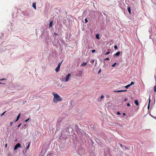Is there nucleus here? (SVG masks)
Here are the masks:
<instances>
[{"mask_svg": "<svg viewBox=\"0 0 156 156\" xmlns=\"http://www.w3.org/2000/svg\"><path fill=\"white\" fill-rule=\"evenodd\" d=\"M114 48L115 50H116V49H118L117 46L116 45L114 47Z\"/></svg>", "mask_w": 156, "mask_h": 156, "instance_id": "4be33fe9", "label": "nucleus"}, {"mask_svg": "<svg viewBox=\"0 0 156 156\" xmlns=\"http://www.w3.org/2000/svg\"><path fill=\"white\" fill-rule=\"evenodd\" d=\"M95 51H96L95 50H91V52L92 53L95 52Z\"/></svg>", "mask_w": 156, "mask_h": 156, "instance_id": "393cba45", "label": "nucleus"}, {"mask_svg": "<svg viewBox=\"0 0 156 156\" xmlns=\"http://www.w3.org/2000/svg\"><path fill=\"white\" fill-rule=\"evenodd\" d=\"M153 118H154V119H156V117H153Z\"/></svg>", "mask_w": 156, "mask_h": 156, "instance_id": "79ce46f5", "label": "nucleus"}, {"mask_svg": "<svg viewBox=\"0 0 156 156\" xmlns=\"http://www.w3.org/2000/svg\"><path fill=\"white\" fill-rule=\"evenodd\" d=\"M20 148L21 147V145L19 143L17 144L16 145H15L14 147V150H16L18 148Z\"/></svg>", "mask_w": 156, "mask_h": 156, "instance_id": "20e7f679", "label": "nucleus"}, {"mask_svg": "<svg viewBox=\"0 0 156 156\" xmlns=\"http://www.w3.org/2000/svg\"><path fill=\"white\" fill-rule=\"evenodd\" d=\"M94 61H95L94 60V59H93V60L91 59V60H90V62L91 63H92V64H93V63L94 62Z\"/></svg>", "mask_w": 156, "mask_h": 156, "instance_id": "f3484780", "label": "nucleus"}, {"mask_svg": "<svg viewBox=\"0 0 156 156\" xmlns=\"http://www.w3.org/2000/svg\"><path fill=\"white\" fill-rule=\"evenodd\" d=\"M109 60V58H106L104 60V61L105 60Z\"/></svg>", "mask_w": 156, "mask_h": 156, "instance_id": "a878e982", "label": "nucleus"}, {"mask_svg": "<svg viewBox=\"0 0 156 156\" xmlns=\"http://www.w3.org/2000/svg\"><path fill=\"white\" fill-rule=\"evenodd\" d=\"M71 76V74L70 73H69L66 75V78L65 79H62V80H61L63 82H67L69 80L70 77Z\"/></svg>", "mask_w": 156, "mask_h": 156, "instance_id": "f03ea898", "label": "nucleus"}, {"mask_svg": "<svg viewBox=\"0 0 156 156\" xmlns=\"http://www.w3.org/2000/svg\"><path fill=\"white\" fill-rule=\"evenodd\" d=\"M109 53H110V51H108V52H107V53H106L105 54V55H107L108 54H109Z\"/></svg>", "mask_w": 156, "mask_h": 156, "instance_id": "b1692460", "label": "nucleus"}, {"mask_svg": "<svg viewBox=\"0 0 156 156\" xmlns=\"http://www.w3.org/2000/svg\"><path fill=\"white\" fill-rule=\"evenodd\" d=\"M53 21H51L50 22V23H49V27H51L52 25V24H53Z\"/></svg>", "mask_w": 156, "mask_h": 156, "instance_id": "f8f14e48", "label": "nucleus"}, {"mask_svg": "<svg viewBox=\"0 0 156 156\" xmlns=\"http://www.w3.org/2000/svg\"><path fill=\"white\" fill-rule=\"evenodd\" d=\"M128 11L129 12V14H130L131 13V9L130 7H128Z\"/></svg>", "mask_w": 156, "mask_h": 156, "instance_id": "9b49d317", "label": "nucleus"}, {"mask_svg": "<svg viewBox=\"0 0 156 156\" xmlns=\"http://www.w3.org/2000/svg\"><path fill=\"white\" fill-rule=\"evenodd\" d=\"M85 22L86 23H87L88 22V20H87V18H86L85 19Z\"/></svg>", "mask_w": 156, "mask_h": 156, "instance_id": "5701e85b", "label": "nucleus"}, {"mask_svg": "<svg viewBox=\"0 0 156 156\" xmlns=\"http://www.w3.org/2000/svg\"><path fill=\"white\" fill-rule=\"evenodd\" d=\"M127 106H129L130 105V104L129 103H128L127 104Z\"/></svg>", "mask_w": 156, "mask_h": 156, "instance_id": "473e14b6", "label": "nucleus"}, {"mask_svg": "<svg viewBox=\"0 0 156 156\" xmlns=\"http://www.w3.org/2000/svg\"><path fill=\"white\" fill-rule=\"evenodd\" d=\"M0 84H1V83L0 82Z\"/></svg>", "mask_w": 156, "mask_h": 156, "instance_id": "c03bdc74", "label": "nucleus"}, {"mask_svg": "<svg viewBox=\"0 0 156 156\" xmlns=\"http://www.w3.org/2000/svg\"><path fill=\"white\" fill-rule=\"evenodd\" d=\"M120 147L122 148V147L124 146L122 144H119Z\"/></svg>", "mask_w": 156, "mask_h": 156, "instance_id": "cd10ccee", "label": "nucleus"}, {"mask_svg": "<svg viewBox=\"0 0 156 156\" xmlns=\"http://www.w3.org/2000/svg\"><path fill=\"white\" fill-rule=\"evenodd\" d=\"M117 114L118 115H119L120 114V112H118L117 113Z\"/></svg>", "mask_w": 156, "mask_h": 156, "instance_id": "2f4dec72", "label": "nucleus"}, {"mask_svg": "<svg viewBox=\"0 0 156 156\" xmlns=\"http://www.w3.org/2000/svg\"><path fill=\"white\" fill-rule=\"evenodd\" d=\"M7 144H5V147L6 148L7 147Z\"/></svg>", "mask_w": 156, "mask_h": 156, "instance_id": "72a5a7b5", "label": "nucleus"}, {"mask_svg": "<svg viewBox=\"0 0 156 156\" xmlns=\"http://www.w3.org/2000/svg\"><path fill=\"white\" fill-rule=\"evenodd\" d=\"M5 80V79H2L1 80Z\"/></svg>", "mask_w": 156, "mask_h": 156, "instance_id": "ea45409f", "label": "nucleus"}, {"mask_svg": "<svg viewBox=\"0 0 156 156\" xmlns=\"http://www.w3.org/2000/svg\"><path fill=\"white\" fill-rule=\"evenodd\" d=\"M54 95V98L53 101L54 103H56L58 101H61L62 100V98L55 92H53Z\"/></svg>", "mask_w": 156, "mask_h": 156, "instance_id": "f257e3e1", "label": "nucleus"}, {"mask_svg": "<svg viewBox=\"0 0 156 156\" xmlns=\"http://www.w3.org/2000/svg\"><path fill=\"white\" fill-rule=\"evenodd\" d=\"M62 61H62V62H61L59 63L57 67L55 69V71H56V72H58L59 71L60 68V66H61V65Z\"/></svg>", "mask_w": 156, "mask_h": 156, "instance_id": "7ed1b4c3", "label": "nucleus"}, {"mask_svg": "<svg viewBox=\"0 0 156 156\" xmlns=\"http://www.w3.org/2000/svg\"><path fill=\"white\" fill-rule=\"evenodd\" d=\"M123 115H126V114H125V113H123Z\"/></svg>", "mask_w": 156, "mask_h": 156, "instance_id": "58836bf2", "label": "nucleus"}, {"mask_svg": "<svg viewBox=\"0 0 156 156\" xmlns=\"http://www.w3.org/2000/svg\"><path fill=\"white\" fill-rule=\"evenodd\" d=\"M30 143L29 142V144H28V146L27 147V149H29V147H30Z\"/></svg>", "mask_w": 156, "mask_h": 156, "instance_id": "dca6fc26", "label": "nucleus"}, {"mask_svg": "<svg viewBox=\"0 0 156 156\" xmlns=\"http://www.w3.org/2000/svg\"><path fill=\"white\" fill-rule=\"evenodd\" d=\"M18 120H17V119H16V120L15 121V122H16L17 121H18Z\"/></svg>", "mask_w": 156, "mask_h": 156, "instance_id": "a19ab883", "label": "nucleus"}, {"mask_svg": "<svg viewBox=\"0 0 156 156\" xmlns=\"http://www.w3.org/2000/svg\"><path fill=\"white\" fill-rule=\"evenodd\" d=\"M54 34H55V35H58V34H56V33H54Z\"/></svg>", "mask_w": 156, "mask_h": 156, "instance_id": "4c0bfd02", "label": "nucleus"}, {"mask_svg": "<svg viewBox=\"0 0 156 156\" xmlns=\"http://www.w3.org/2000/svg\"><path fill=\"white\" fill-rule=\"evenodd\" d=\"M77 76L79 77H81L82 76V72L81 71H78L77 74Z\"/></svg>", "mask_w": 156, "mask_h": 156, "instance_id": "39448f33", "label": "nucleus"}, {"mask_svg": "<svg viewBox=\"0 0 156 156\" xmlns=\"http://www.w3.org/2000/svg\"><path fill=\"white\" fill-rule=\"evenodd\" d=\"M134 84V83L133 82H131V83L129 84V85H130V86L133 85Z\"/></svg>", "mask_w": 156, "mask_h": 156, "instance_id": "aec40b11", "label": "nucleus"}, {"mask_svg": "<svg viewBox=\"0 0 156 156\" xmlns=\"http://www.w3.org/2000/svg\"><path fill=\"white\" fill-rule=\"evenodd\" d=\"M154 92H156V85L154 87Z\"/></svg>", "mask_w": 156, "mask_h": 156, "instance_id": "412c9836", "label": "nucleus"}, {"mask_svg": "<svg viewBox=\"0 0 156 156\" xmlns=\"http://www.w3.org/2000/svg\"><path fill=\"white\" fill-rule=\"evenodd\" d=\"M32 6L35 9H36V5L35 3H33L32 4Z\"/></svg>", "mask_w": 156, "mask_h": 156, "instance_id": "6e6552de", "label": "nucleus"}, {"mask_svg": "<svg viewBox=\"0 0 156 156\" xmlns=\"http://www.w3.org/2000/svg\"><path fill=\"white\" fill-rule=\"evenodd\" d=\"M96 38L98 39H99L100 38L99 37V35L98 34H97L96 35Z\"/></svg>", "mask_w": 156, "mask_h": 156, "instance_id": "6ab92c4d", "label": "nucleus"}, {"mask_svg": "<svg viewBox=\"0 0 156 156\" xmlns=\"http://www.w3.org/2000/svg\"><path fill=\"white\" fill-rule=\"evenodd\" d=\"M126 100H126V99H125V100H124L125 101H126Z\"/></svg>", "mask_w": 156, "mask_h": 156, "instance_id": "37998d69", "label": "nucleus"}, {"mask_svg": "<svg viewBox=\"0 0 156 156\" xmlns=\"http://www.w3.org/2000/svg\"><path fill=\"white\" fill-rule=\"evenodd\" d=\"M135 104L137 105H139L138 101L137 100H136L134 101Z\"/></svg>", "mask_w": 156, "mask_h": 156, "instance_id": "1a4fd4ad", "label": "nucleus"}, {"mask_svg": "<svg viewBox=\"0 0 156 156\" xmlns=\"http://www.w3.org/2000/svg\"><path fill=\"white\" fill-rule=\"evenodd\" d=\"M130 148L126 147V146H124L122 147V149L124 150H129Z\"/></svg>", "mask_w": 156, "mask_h": 156, "instance_id": "423d86ee", "label": "nucleus"}, {"mask_svg": "<svg viewBox=\"0 0 156 156\" xmlns=\"http://www.w3.org/2000/svg\"><path fill=\"white\" fill-rule=\"evenodd\" d=\"M120 54V52H118L116 53V54H115V55L117 56H118Z\"/></svg>", "mask_w": 156, "mask_h": 156, "instance_id": "ddd939ff", "label": "nucleus"}, {"mask_svg": "<svg viewBox=\"0 0 156 156\" xmlns=\"http://www.w3.org/2000/svg\"><path fill=\"white\" fill-rule=\"evenodd\" d=\"M6 111L4 112L1 115V116H2L5 113V112Z\"/></svg>", "mask_w": 156, "mask_h": 156, "instance_id": "c85d7f7f", "label": "nucleus"}, {"mask_svg": "<svg viewBox=\"0 0 156 156\" xmlns=\"http://www.w3.org/2000/svg\"><path fill=\"white\" fill-rule=\"evenodd\" d=\"M87 65V63L86 62H83L82 64L81 65V66H85Z\"/></svg>", "mask_w": 156, "mask_h": 156, "instance_id": "4468645a", "label": "nucleus"}, {"mask_svg": "<svg viewBox=\"0 0 156 156\" xmlns=\"http://www.w3.org/2000/svg\"><path fill=\"white\" fill-rule=\"evenodd\" d=\"M21 125V123H20V124H19L18 126L17 127H19Z\"/></svg>", "mask_w": 156, "mask_h": 156, "instance_id": "f704fd0d", "label": "nucleus"}, {"mask_svg": "<svg viewBox=\"0 0 156 156\" xmlns=\"http://www.w3.org/2000/svg\"><path fill=\"white\" fill-rule=\"evenodd\" d=\"M20 114H18V115L17 116V117L16 118V119H17V120H18L20 118Z\"/></svg>", "mask_w": 156, "mask_h": 156, "instance_id": "2eb2a0df", "label": "nucleus"}, {"mask_svg": "<svg viewBox=\"0 0 156 156\" xmlns=\"http://www.w3.org/2000/svg\"><path fill=\"white\" fill-rule=\"evenodd\" d=\"M130 85L129 84L127 85V86H126L125 87L126 88V89H127L128 87H130Z\"/></svg>", "mask_w": 156, "mask_h": 156, "instance_id": "a211bd4d", "label": "nucleus"}, {"mask_svg": "<svg viewBox=\"0 0 156 156\" xmlns=\"http://www.w3.org/2000/svg\"><path fill=\"white\" fill-rule=\"evenodd\" d=\"M29 119V118H28V119H27L25 121V122H27Z\"/></svg>", "mask_w": 156, "mask_h": 156, "instance_id": "c9c22d12", "label": "nucleus"}, {"mask_svg": "<svg viewBox=\"0 0 156 156\" xmlns=\"http://www.w3.org/2000/svg\"><path fill=\"white\" fill-rule=\"evenodd\" d=\"M150 101H151V99L150 98H149V100L148 104V106H147V108L148 109H149V108Z\"/></svg>", "mask_w": 156, "mask_h": 156, "instance_id": "9d476101", "label": "nucleus"}, {"mask_svg": "<svg viewBox=\"0 0 156 156\" xmlns=\"http://www.w3.org/2000/svg\"><path fill=\"white\" fill-rule=\"evenodd\" d=\"M13 123V122H10V126H11L12 125Z\"/></svg>", "mask_w": 156, "mask_h": 156, "instance_id": "c756f323", "label": "nucleus"}, {"mask_svg": "<svg viewBox=\"0 0 156 156\" xmlns=\"http://www.w3.org/2000/svg\"><path fill=\"white\" fill-rule=\"evenodd\" d=\"M116 63H114L112 65V67H115V65L116 64Z\"/></svg>", "mask_w": 156, "mask_h": 156, "instance_id": "bb28decb", "label": "nucleus"}, {"mask_svg": "<svg viewBox=\"0 0 156 156\" xmlns=\"http://www.w3.org/2000/svg\"><path fill=\"white\" fill-rule=\"evenodd\" d=\"M127 91V90H119L118 91H114L115 92H125Z\"/></svg>", "mask_w": 156, "mask_h": 156, "instance_id": "0eeeda50", "label": "nucleus"}, {"mask_svg": "<svg viewBox=\"0 0 156 156\" xmlns=\"http://www.w3.org/2000/svg\"><path fill=\"white\" fill-rule=\"evenodd\" d=\"M101 72V69H100L99 71H98V73H100Z\"/></svg>", "mask_w": 156, "mask_h": 156, "instance_id": "e433bc0d", "label": "nucleus"}, {"mask_svg": "<svg viewBox=\"0 0 156 156\" xmlns=\"http://www.w3.org/2000/svg\"><path fill=\"white\" fill-rule=\"evenodd\" d=\"M104 96H103V95H102L101 96V98H104Z\"/></svg>", "mask_w": 156, "mask_h": 156, "instance_id": "7c9ffc66", "label": "nucleus"}]
</instances>
